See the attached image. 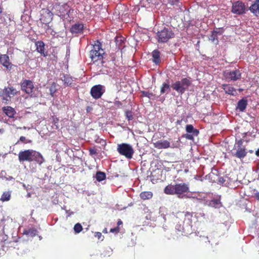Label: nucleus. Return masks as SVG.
Segmentation results:
<instances>
[{
    "label": "nucleus",
    "instance_id": "nucleus-1",
    "mask_svg": "<svg viewBox=\"0 0 259 259\" xmlns=\"http://www.w3.org/2000/svg\"><path fill=\"white\" fill-rule=\"evenodd\" d=\"M159 213L165 221L170 218H172L174 221L177 223L175 229L179 236L187 235L191 234L193 232L192 225V213L189 212H179L175 215L168 214L167 209L162 206L159 208Z\"/></svg>",
    "mask_w": 259,
    "mask_h": 259
},
{
    "label": "nucleus",
    "instance_id": "nucleus-2",
    "mask_svg": "<svg viewBox=\"0 0 259 259\" xmlns=\"http://www.w3.org/2000/svg\"><path fill=\"white\" fill-rule=\"evenodd\" d=\"M189 191V185L186 183H177L168 185L164 189V193L167 195H176L179 198H185L186 193Z\"/></svg>",
    "mask_w": 259,
    "mask_h": 259
},
{
    "label": "nucleus",
    "instance_id": "nucleus-3",
    "mask_svg": "<svg viewBox=\"0 0 259 259\" xmlns=\"http://www.w3.org/2000/svg\"><path fill=\"white\" fill-rule=\"evenodd\" d=\"M105 52L102 48L101 44L98 40L93 45L92 49L90 51V58L93 62H96L103 58Z\"/></svg>",
    "mask_w": 259,
    "mask_h": 259
},
{
    "label": "nucleus",
    "instance_id": "nucleus-4",
    "mask_svg": "<svg viewBox=\"0 0 259 259\" xmlns=\"http://www.w3.org/2000/svg\"><path fill=\"white\" fill-rule=\"evenodd\" d=\"M174 36L175 34L171 29L165 27L158 31L156 34V38L159 43L166 42Z\"/></svg>",
    "mask_w": 259,
    "mask_h": 259
},
{
    "label": "nucleus",
    "instance_id": "nucleus-5",
    "mask_svg": "<svg viewBox=\"0 0 259 259\" xmlns=\"http://www.w3.org/2000/svg\"><path fill=\"white\" fill-rule=\"evenodd\" d=\"M117 151L120 155L124 156L127 159H132L134 153V150L132 145L126 143L118 144Z\"/></svg>",
    "mask_w": 259,
    "mask_h": 259
},
{
    "label": "nucleus",
    "instance_id": "nucleus-6",
    "mask_svg": "<svg viewBox=\"0 0 259 259\" xmlns=\"http://www.w3.org/2000/svg\"><path fill=\"white\" fill-rule=\"evenodd\" d=\"M191 82L186 78H183L180 81H176L171 85L172 89L180 94H183L187 90Z\"/></svg>",
    "mask_w": 259,
    "mask_h": 259
},
{
    "label": "nucleus",
    "instance_id": "nucleus-7",
    "mask_svg": "<svg viewBox=\"0 0 259 259\" xmlns=\"http://www.w3.org/2000/svg\"><path fill=\"white\" fill-rule=\"evenodd\" d=\"M247 11L245 4L241 1H237L232 3L231 12L237 15L245 14Z\"/></svg>",
    "mask_w": 259,
    "mask_h": 259
},
{
    "label": "nucleus",
    "instance_id": "nucleus-8",
    "mask_svg": "<svg viewBox=\"0 0 259 259\" xmlns=\"http://www.w3.org/2000/svg\"><path fill=\"white\" fill-rule=\"evenodd\" d=\"M105 92V86L101 84H98L94 85L91 88L90 93L93 98L98 99L101 97Z\"/></svg>",
    "mask_w": 259,
    "mask_h": 259
},
{
    "label": "nucleus",
    "instance_id": "nucleus-9",
    "mask_svg": "<svg viewBox=\"0 0 259 259\" xmlns=\"http://www.w3.org/2000/svg\"><path fill=\"white\" fill-rule=\"evenodd\" d=\"M224 76L227 80L236 81L240 79L241 73L239 69H235L232 71H225Z\"/></svg>",
    "mask_w": 259,
    "mask_h": 259
},
{
    "label": "nucleus",
    "instance_id": "nucleus-10",
    "mask_svg": "<svg viewBox=\"0 0 259 259\" xmlns=\"http://www.w3.org/2000/svg\"><path fill=\"white\" fill-rule=\"evenodd\" d=\"M18 92L15 88H14L12 86H9L8 87H5L3 91V93L5 95L6 97H3L2 100L5 103H7L8 102L10 101L7 98H9L11 99L13 97L17 94Z\"/></svg>",
    "mask_w": 259,
    "mask_h": 259
},
{
    "label": "nucleus",
    "instance_id": "nucleus-11",
    "mask_svg": "<svg viewBox=\"0 0 259 259\" xmlns=\"http://www.w3.org/2000/svg\"><path fill=\"white\" fill-rule=\"evenodd\" d=\"M21 90L27 94H30L31 97H34L32 94L34 85L31 80L25 79L21 83Z\"/></svg>",
    "mask_w": 259,
    "mask_h": 259
},
{
    "label": "nucleus",
    "instance_id": "nucleus-12",
    "mask_svg": "<svg viewBox=\"0 0 259 259\" xmlns=\"http://www.w3.org/2000/svg\"><path fill=\"white\" fill-rule=\"evenodd\" d=\"M33 153V150H26L21 151L19 153L18 158L20 162L27 161L31 162V156Z\"/></svg>",
    "mask_w": 259,
    "mask_h": 259
},
{
    "label": "nucleus",
    "instance_id": "nucleus-13",
    "mask_svg": "<svg viewBox=\"0 0 259 259\" xmlns=\"http://www.w3.org/2000/svg\"><path fill=\"white\" fill-rule=\"evenodd\" d=\"M85 27L82 23H76L72 25L70 31L73 34H82Z\"/></svg>",
    "mask_w": 259,
    "mask_h": 259
},
{
    "label": "nucleus",
    "instance_id": "nucleus-14",
    "mask_svg": "<svg viewBox=\"0 0 259 259\" xmlns=\"http://www.w3.org/2000/svg\"><path fill=\"white\" fill-rule=\"evenodd\" d=\"M154 147L158 149H167L169 147L173 148L170 146V142L166 140H160L153 143Z\"/></svg>",
    "mask_w": 259,
    "mask_h": 259
},
{
    "label": "nucleus",
    "instance_id": "nucleus-15",
    "mask_svg": "<svg viewBox=\"0 0 259 259\" xmlns=\"http://www.w3.org/2000/svg\"><path fill=\"white\" fill-rule=\"evenodd\" d=\"M70 9L69 6L66 4H63L61 6H59L58 8V15L60 16H62L65 17L66 15H69V13L70 12Z\"/></svg>",
    "mask_w": 259,
    "mask_h": 259
},
{
    "label": "nucleus",
    "instance_id": "nucleus-16",
    "mask_svg": "<svg viewBox=\"0 0 259 259\" xmlns=\"http://www.w3.org/2000/svg\"><path fill=\"white\" fill-rule=\"evenodd\" d=\"M0 63L7 69L10 70L12 67V64L10 61L9 57L6 55H2L0 58Z\"/></svg>",
    "mask_w": 259,
    "mask_h": 259
},
{
    "label": "nucleus",
    "instance_id": "nucleus-17",
    "mask_svg": "<svg viewBox=\"0 0 259 259\" xmlns=\"http://www.w3.org/2000/svg\"><path fill=\"white\" fill-rule=\"evenodd\" d=\"M236 152L232 153L233 156L241 159L244 158L246 156L247 152L245 147L236 148Z\"/></svg>",
    "mask_w": 259,
    "mask_h": 259
},
{
    "label": "nucleus",
    "instance_id": "nucleus-18",
    "mask_svg": "<svg viewBox=\"0 0 259 259\" xmlns=\"http://www.w3.org/2000/svg\"><path fill=\"white\" fill-rule=\"evenodd\" d=\"M32 161H36L39 165H41L44 161L45 159L42 155L38 152L33 150L31 156Z\"/></svg>",
    "mask_w": 259,
    "mask_h": 259
},
{
    "label": "nucleus",
    "instance_id": "nucleus-19",
    "mask_svg": "<svg viewBox=\"0 0 259 259\" xmlns=\"http://www.w3.org/2000/svg\"><path fill=\"white\" fill-rule=\"evenodd\" d=\"M35 46L36 47V50L40 53L44 57L48 56V53L45 51V43L42 41H37L35 42Z\"/></svg>",
    "mask_w": 259,
    "mask_h": 259
},
{
    "label": "nucleus",
    "instance_id": "nucleus-20",
    "mask_svg": "<svg viewBox=\"0 0 259 259\" xmlns=\"http://www.w3.org/2000/svg\"><path fill=\"white\" fill-rule=\"evenodd\" d=\"M249 10L255 16H259V0H254L249 8Z\"/></svg>",
    "mask_w": 259,
    "mask_h": 259
},
{
    "label": "nucleus",
    "instance_id": "nucleus-21",
    "mask_svg": "<svg viewBox=\"0 0 259 259\" xmlns=\"http://www.w3.org/2000/svg\"><path fill=\"white\" fill-rule=\"evenodd\" d=\"M205 204L209 206L214 208H220L222 206L220 197L217 198H213L211 200L206 201Z\"/></svg>",
    "mask_w": 259,
    "mask_h": 259
},
{
    "label": "nucleus",
    "instance_id": "nucleus-22",
    "mask_svg": "<svg viewBox=\"0 0 259 259\" xmlns=\"http://www.w3.org/2000/svg\"><path fill=\"white\" fill-rule=\"evenodd\" d=\"M222 89L224 90L226 94L234 96L237 94L236 91L232 85L228 84H222Z\"/></svg>",
    "mask_w": 259,
    "mask_h": 259
},
{
    "label": "nucleus",
    "instance_id": "nucleus-23",
    "mask_svg": "<svg viewBox=\"0 0 259 259\" xmlns=\"http://www.w3.org/2000/svg\"><path fill=\"white\" fill-rule=\"evenodd\" d=\"M60 78L63 82L64 85L66 87L71 86L73 83V78L70 75L63 74L62 76H61Z\"/></svg>",
    "mask_w": 259,
    "mask_h": 259
},
{
    "label": "nucleus",
    "instance_id": "nucleus-24",
    "mask_svg": "<svg viewBox=\"0 0 259 259\" xmlns=\"http://www.w3.org/2000/svg\"><path fill=\"white\" fill-rule=\"evenodd\" d=\"M247 105V101L246 99H242L239 100L237 103L236 109L240 112H243L245 110Z\"/></svg>",
    "mask_w": 259,
    "mask_h": 259
},
{
    "label": "nucleus",
    "instance_id": "nucleus-25",
    "mask_svg": "<svg viewBox=\"0 0 259 259\" xmlns=\"http://www.w3.org/2000/svg\"><path fill=\"white\" fill-rule=\"evenodd\" d=\"M3 112L9 117L12 118L16 114L14 108L10 106L4 107L3 108Z\"/></svg>",
    "mask_w": 259,
    "mask_h": 259
},
{
    "label": "nucleus",
    "instance_id": "nucleus-26",
    "mask_svg": "<svg viewBox=\"0 0 259 259\" xmlns=\"http://www.w3.org/2000/svg\"><path fill=\"white\" fill-rule=\"evenodd\" d=\"M152 56L153 57V62L155 64H158L160 63V52L158 50H154L152 53Z\"/></svg>",
    "mask_w": 259,
    "mask_h": 259
},
{
    "label": "nucleus",
    "instance_id": "nucleus-27",
    "mask_svg": "<svg viewBox=\"0 0 259 259\" xmlns=\"http://www.w3.org/2000/svg\"><path fill=\"white\" fill-rule=\"evenodd\" d=\"M186 131L187 133H193V135H198L199 131L194 128L192 124H187L186 126Z\"/></svg>",
    "mask_w": 259,
    "mask_h": 259
},
{
    "label": "nucleus",
    "instance_id": "nucleus-28",
    "mask_svg": "<svg viewBox=\"0 0 259 259\" xmlns=\"http://www.w3.org/2000/svg\"><path fill=\"white\" fill-rule=\"evenodd\" d=\"M140 196L143 200H148L152 197L153 193L150 191H144L140 193Z\"/></svg>",
    "mask_w": 259,
    "mask_h": 259
},
{
    "label": "nucleus",
    "instance_id": "nucleus-29",
    "mask_svg": "<svg viewBox=\"0 0 259 259\" xmlns=\"http://www.w3.org/2000/svg\"><path fill=\"white\" fill-rule=\"evenodd\" d=\"M206 196L207 194L204 193H194V196H195L194 199L198 201L205 200Z\"/></svg>",
    "mask_w": 259,
    "mask_h": 259
},
{
    "label": "nucleus",
    "instance_id": "nucleus-30",
    "mask_svg": "<svg viewBox=\"0 0 259 259\" xmlns=\"http://www.w3.org/2000/svg\"><path fill=\"white\" fill-rule=\"evenodd\" d=\"M115 42L116 47L120 49L123 46L124 44V38L122 36H116L115 38Z\"/></svg>",
    "mask_w": 259,
    "mask_h": 259
},
{
    "label": "nucleus",
    "instance_id": "nucleus-31",
    "mask_svg": "<svg viewBox=\"0 0 259 259\" xmlns=\"http://www.w3.org/2000/svg\"><path fill=\"white\" fill-rule=\"evenodd\" d=\"M37 233V231L35 228H31L28 230H25L24 233L29 236H35Z\"/></svg>",
    "mask_w": 259,
    "mask_h": 259
},
{
    "label": "nucleus",
    "instance_id": "nucleus-32",
    "mask_svg": "<svg viewBox=\"0 0 259 259\" xmlns=\"http://www.w3.org/2000/svg\"><path fill=\"white\" fill-rule=\"evenodd\" d=\"M141 93H142V95L143 97H147L150 99L154 100L157 98L154 94H153L152 93L148 92V91H143L141 92Z\"/></svg>",
    "mask_w": 259,
    "mask_h": 259
},
{
    "label": "nucleus",
    "instance_id": "nucleus-33",
    "mask_svg": "<svg viewBox=\"0 0 259 259\" xmlns=\"http://www.w3.org/2000/svg\"><path fill=\"white\" fill-rule=\"evenodd\" d=\"M170 85L168 83L164 82L161 88L160 93L161 94L168 93L170 91Z\"/></svg>",
    "mask_w": 259,
    "mask_h": 259
},
{
    "label": "nucleus",
    "instance_id": "nucleus-34",
    "mask_svg": "<svg viewBox=\"0 0 259 259\" xmlns=\"http://www.w3.org/2000/svg\"><path fill=\"white\" fill-rule=\"evenodd\" d=\"M218 183L224 186H227L229 184V178L227 176L220 177L218 180Z\"/></svg>",
    "mask_w": 259,
    "mask_h": 259
},
{
    "label": "nucleus",
    "instance_id": "nucleus-35",
    "mask_svg": "<svg viewBox=\"0 0 259 259\" xmlns=\"http://www.w3.org/2000/svg\"><path fill=\"white\" fill-rule=\"evenodd\" d=\"M106 178V175L102 171H98L96 175V179L98 182H101Z\"/></svg>",
    "mask_w": 259,
    "mask_h": 259
},
{
    "label": "nucleus",
    "instance_id": "nucleus-36",
    "mask_svg": "<svg viewBox=\"0 0 259 259\" xmlns=\"http://www.w3.org/2000/svg\"><path fill=\"white\" fill-rule=\"evenodd\" d=\"M11 193L10 192H5L2 194L0 200L3 201H7L10 199Z\"/></svg>",
    "mask_w": 259,
    "mask_h": 259
},
{
    "label": "nucleus",
    "instance_id": "nucleus-37",
    "mask_svg": "<svg viewBox=\"0 0 259 259\" xmlns=\"http://www.w3.org/2000/svg\"><path fill=\"white\" fill-rule=\"evenodd\" d=\"M209 40L211 42H214L215 44H218L219 42L218 36L214 34L212 31H211V35L209 36Z\"/></svg>",
    "mask_w": 259,
    "mask_h": 259
},
{
    "label": "nucleus",
    "instance_id": "nucleus-38",
    "mask_svg": "<svg viewBox=\"0 0 259 259\" xmlns=\"http://www.w3.org/2000/svg\"><path fill=\"white\" fill-rule=\"evenodd\" d=\"M50 94L52 97H54L55 94L57 91L56 84L55 83H53L49 88Z\"/></svg>",
    "mask_w": 259,
    "mask_h": 259
},
{
    "label": "nucleus",
    "instance_id": "nucleus-39",
    "mask_svg": "<svg viewBox=\"0 0 259 259\" xmlns=\"http://www.w3.org/2000/svg\"><path fill=\"white\" fill-rule=\"evenodd\" d=\"M243 139H240V140H235V144L234 147V149H236V148H244L245 146H243Z\"/></svg>",
    "mask_w": 259,
    "mask_h": 259
},
{
    "label": "nucleus",
    "instance_id": "nucleus-40",
    "mask_svg": "<svg viewBox=\"0 0 259 259\" xmlns=\"http://www.w3.org/2000/svg\"><path fill=\"white\" fill-rule=\"evenodd\" d=\"M47 17H48L47 20L45 21L43 19V18L41 19V20L44 21V23H49L53 19V13L50 11H47Z\"/></svg>",
    "mask_w": 259,
    "mask_h": 259
},
{
    "label": "nucleus",
    "instance_id": "nucleus-41",
    "mask_svg": "<svg viewBox=\"0 0 259 259\" xmlns=\"http://www.w3.org/2000/svg\"><path fill=\"white\" fill-rule=\"evenodd\" d=\"M82 230V226L79 223L76 224L74 226V231L76 233H80Z\"/></svg>",
    "mask_w": 259,
    "mask_h": 259
},
{
    "label": "nucleus",
    "instance_id": "nucleus-42",
    "mask_svg": "<svg viewBox=\"0 0 259 259\" xmlns=\"http://www.w3.org/2000/svg\"><path fill=\"white\" fill-rule=\"evenodd\" d=\"M2 232V233L0 234V241L5 242L7 240L8 236L5 234L4 227L3 228Z\"/></svg>",
    "mask_w": 259,
    "mask_h": 259
},
{
    "label": "nucleus",
    "instance_id": "nucleus-43",
    "mask_svg": "<svg viewBox=\"0 0 259 259\" xmlns=\"http://www.w3.org/2000/svg\"><path fill=\"white\" fill-rule=\"evenodd\" d=\"M198 135H193V133L189 134L187 133V134L184 135L183 136L186 139L190 140H193L194 137H196Z\"/></svg>",
    "mask_w": 259,
    "mask_h": 259
},
{
    "label": "nucleus",
    "instance_id": "nucleus-44",
    "mask_svg": "<svg viewBox=\"0 0 259 259\" xmlns=\"http://www.w3.org/2000/svg\"><path fill=\"white\" fill-rule=\"evenodd\" d=\"M125 116L126 118L128 120H132L133 119V116L132 111H125Z\"/></svg>",
    "mask_w": 259,
    "mask_h": 259
},
{
    "label": "nucleus",
    "instance_id": "nucleus-45",
    "mask_svg": "<svg viewBox=\"0 0 259 259\" xmlns=\"http://www.w3.org/2000/svg\"><path fill=\"white\" fill-rule=\"evenodd\" d=\"M212 32L218 36V34L221 35L223 33V30L222 28H217Z\"/></svg>",
    "mask_w": 259,
    "mask_h": 259
},
{
    "label": "nucleus",
    "instance_id": "nucleus-46",
    "mask_svg": "<svg viewBox=\"0 0 259 259\" xmlns=\"http://www.w3.org/2000/svg\"><path fill=\"white\" fill-rule=\"evenodd\" d=\"M7 177V173L6 171L2 170L1 172H0V179H2L3 180H6Z\"/></svg>",
    "mask_w": 259,
    "mask_h": 259
},
{
    "label": "nucleus",
    "instance_id": "nucleus-47",
    "mask_svg": "<svg viewBox=\"0 0 259 259\" xmlns=\"http://www.w3.org/2000/svg\"><path fill=\"white\" fill-rule=\"evenodd\" d=\"M19 141L25 143H29L31 142V140H26L25 137L24 136H21Z\"/></svg>",
    "mask_w": 259,
    "mask_h": 259
},
{
    "label": "nucleus",
    "instance_id": "nucleus-48",
    "mask_svg": "<svg viewBox=\"0 0 259 259\" xmlns=\"http://www.w3.org/2000/svg\"><path fill=\"white\" fill-rule=\"evenodd\" d=\"M89 152H90V154L91 155H93L96 154L97 153V149L95 148H90Z\"/></svg>",
    "mask_w": 259,
    "mask_h": 259
},
{
    "label": "nucleus",
    "instance_id": "nucleus-49",
    "mask_svg": "<svg viewBox=\"0 0 259 259\" xmlns=\"http://www.w3.org/2000/svg\"><path fill=\"white\" fill-rule=\"evenodd\" d=\"M95 236L98 238L99 240H101V241H102L103 240V239L102 238L103 236L102 233L100 232H96L95 234Z\"/></svg>",
    "mask_w": 259,
    "mask_h": 259
},
{
    "label": "nucleus",
    "instance_id": "nucleus-50",
    "mask_svg": "<svg viewBox=\"0 0 259 259\" xmlns=\"http://www.w3.org/2000/svg\"><path fill=\"white\" fill-rule=\"evenodd\" d=\"M169 3L171 5H178L179 0H168Z\"/></svg>",
    "mask_w": 259,
    "mask_h": 259
},
{
    "label": "nucleus",
    "instance_id": "nucleus-51",
    "mask_svg": "<svg viewBox=\"0 0 259 259\" xmlns=\"http://www.w3.org/2000/svg\"><path fill=\"white\" fill-rule=\"evenodd\" d=\"M119 229L118 227H115L114 228H112L110 230V232L115 233H117L119 232Z\"/></svg>",
    "mask_w": 259,
    "mask_h": 259
},
{
    "label": "nucleus",
    "instance_id": "nucleus-52",
    "mask_svg": "<svg viewBox=\"0 0 259 259\" xmlns=\"http://www.w3.org/2000/svg\"><path fill=\"white\" fill-rule=\"evenodd\" d=\"M194 197H195V196H194V193L189 194H186L185 198H191V199H194Z\"/></svg>",
    "mask_w": 259,
    "mask_h": 259
},
{
    "label": "nucleus",
    "instance_id": "nucleus-53",
    "mask_svg": "<svg viewBox=\"0 0 259 259\" xmlns=\"http://www.w3.org/2000/svg\"><path fill=\"white\" fill-rule=\"evenodd\" d=\"M14 180H15V179L13 177L8 176H7L6 180V181H14Z\"/></svg>",
    "mask_w": 259,
    "mask_h": 259
},
{
    "label": "nucleus",
    "instance_id": "nucleus-54",
    "mask_svg": "<svg viewBox=\"0 0 259 259\" xmlns=\"http://www.w3.org/2000/svg\"><path fill=\"white\" fill-rule=\"evenodd\" d=\"M254 197L255 198V199L256 200H257L258 201H259V192H256V193H255L254 194Z\"/></svg>",
    "mask_w": 259,
    "mask_h": 259
},
{
    "label": "nucleus",
    "instance_id": "nucleus-55",
    "mask_svg": "<svg viewBox=\"0 0 259 259\" xmlns=\"http://www.w3.org/2000/svg\"><path fill=\"white\" fill-rule=\"evenodd\" d=\"M183 119H181V120H177V123L178 124H181L182 122H183Z\"/></svg>",
    "mask_w": 259,
    "mask_h": 259
},
{
    "label": "nucleus",
    "instance_id": "nucleus-56",
    "mask_svg": "<svg viewBox=\"0 0 259 259\" xmlns=\"http://www.w3.org/2000/svg\"><path fill=\"white\" fill-rule=\"evenodd\" d=\"M122 224V222L120 220H119L118 221V222H117V225H118V226H120Z\"/></svg>",
    "mask_w": 259,
    "mask_h": 259
},
{
    "label": "nucleus",
    "instance_id": "nucleus-57",
    "mask_svg": "<svg viewBox=\"0 0 259 259\" xmlns=\"http://www.w3.org/2000/svg\"><path fill=\"white\" fill-rule=\"evenodd\" d=\"M255 155L259 156V148L255 151Z\"/></svg>",
    "mask_w": 259,
    "mask_h": 259
},
{
    "label": "nucleus",
    "instance_id": "nucleus-58",
    "mask_svg": "<svg viewBox=\"0 0 259 259\" xmlns=\"http://www.w3.org/2000/svg\"><path fill=\"white\" fill-rule=\"evenodd\" d=\"M247 133H244L243 134H242L243 138H244L246 137V136L247 135Z\"/></svg>",
    "mask_w": 259,
    "mask_h": 259
},
{
    "label": "nucleus",
    "instance_id": "nucleus-59",
    "mask_svg": "<svg viewBox=\"0 0 259 259\" xmlns=\"http://www.w3.org/2000/svg\"><path fill=\"white\" fill-rule=\"evenodd\" d=\"M103 232L104 233H107V229L106 228H105L103 230Z\"/></svg>",
    "mask_w": 259,
    "mask_h": 259
},
{
    "label": "nucleus",
    "instance_id": "nucleus-60",
    "mask_svg": "<svg viewBox=\"0 0 259 259\" xmlns=\"http://www.w3.org/2000/svg\"><path fill=\"white\" fill-rule=\"evenodd\" d=\"M73 213V212H70V213H68V217H70V216L71 214H72Z\"/></svg>",
    "mask_w": 259,
    "mask_h": 259
},
{
    "label": "nucleus",
    "instance_id": "nucleus-61",
    "mask_svg": "<svg viewBox=\"0 0 259 259\" xmlns=\"http://www.w3.org/2000/svg\"><path fill=\"white\" fill-rule=\"evenodd\" d=\"M257 239H258L257 241L259 242V232L257 233Z\"/></svg>",
    "mask_w": 259,
    "mask_h": 259
},
{
    "label": "nucleus",
    "instance_id": "nucleus-62",
    "mask_svg": "<svg viewBox=\"0 0 259 259\" xmlns=\"http://www.w3.org/2000/svg\"><path fill=\"white\" fill-rule=\"evenodd\" d=\"M23 188H24V189H26V186L25 184H23Z\"/></svg>",
    "mask_w": 259,
    "mask_h": 259
},
{
    "label": "nucleus",
    "instance_id": "nucleus-63",
    "mask_svg": "<svg viewBox=\"0 0 259 259\" xmlns=\"http://www.w3.org/2000/svg\"><path fill=\"white\" fill-rule=\"evenodd\" d=\"M27 196H28V197H29L30 195V194H27Z\"/></svg>",
    "mask_w": 259,
    "mask_h": 259
}]
</instances>
